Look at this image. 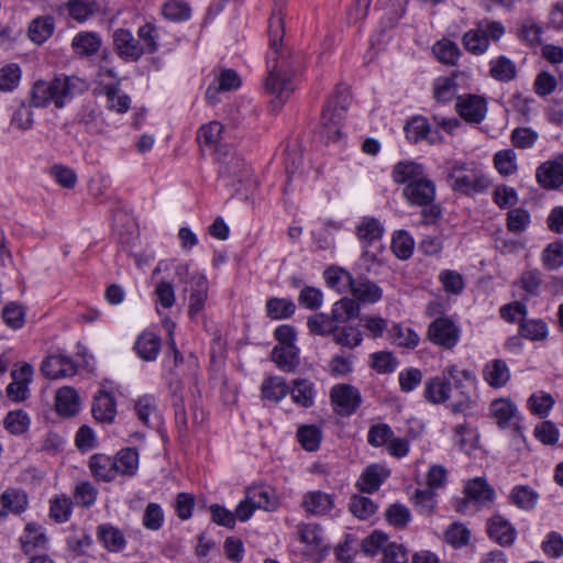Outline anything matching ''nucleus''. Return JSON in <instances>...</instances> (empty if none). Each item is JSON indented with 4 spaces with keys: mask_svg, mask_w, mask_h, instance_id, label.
Listing matches in <instances>:
<instances>
[{
    "mask_svg": "<svg viewBox=\"0 0 563 563\" xmlns=\"http://www.w3.org/2000/svg\"><path fill=\"white\" fill-rule=\"evenodd\" d=\"M285 35L284 14L280 9L274 11L268 21L271 55L268 57V75L265 79V91L284 103L297 89V81L302 69V58L282 47Z\"/></svg>",
    "mask_w": 563,
    "mask_h": 563,
    "instance_id": "obj_1",
    "label": "nucleus"
},
{
    "mask_svg": "<svg viewBox=\"0 0 563 563\" xmlns=\"http://www.w3.org/2000/svg\"><path fill=\"white\" fill-rule=\"evenodd\" d=\"M87 89L86 82L76 76L60 75L52 80H37L34 82L30 102L35 108H46L54 104L62 109L77 95Z\"/></svg>",
    "mask_w": 563,
    "mask_h": 563,
    "instance_id": "obj_2",
    "label": "nucleus"
},
{
    "mask_svg": "<svg viewBox=\"0 0 563 563\" xmlns=\"http://www.w3.org/2000/svg\"><path fill=\"white\" fill-rule=\"evenodd\" d=\"M448 177L452 181L451 187L454 191L466 195L484 192L490 186L488 177L474 163L455 162Z\"/></svg>",
    "mask_w": 563,
    "mask_h": 563,
    "instance_id": "obj_3",
    "label": "nucleus"
},
{
    "mask_svg": "<svg viewBox=\"0 0 563 563\" xmlns=\"http://www.w3.org/2000/svg\"><path fill=\"white\" fill-rule=\"evenodd\" d=\"M505 33L506 27L501 22L483 19L463 35V46L473 55H483L490 42H498Z\"/></svg>",
    "mask_w": 563,
    "mask_h": 563,
    "instance_id": "obj_4",
    "label": "nucleus"
},
{
    "mask_svg": "<svg viewBox=\"0 0 563 563\" xmlns=\"http://www.w3.org/2000/svg\"><path fill=\"white\" fill-rule=\"evenodd\" d=\"M350 103V96L345 86H338L321 113V125L329 141H338L341 137V125L345 119V112Z\"/></svg>",
    "mask_w": 563,
    "mask_h": 563,
    "instance_id": "obj_5",
    "label": "nucleus"
},
{
    "mask_svg": "<svg viewBox=\"0 0 563 563\" xmlns=\"http://www.w3.org/2000/svg\"><path fill=\"white\" fill-rule=\"evenodd\" d=\"M217 161L220 165L219 175L221 179L227 181V185H235L247 180L251 176V170L245 165L244 159L232 152L227 146H220L217 148Z\"/></svg>",
    "mask_w": 563,
    "mask_h": 563,
    "instance_id": "obj_6",
    "label": "nucleus"
},
{
    "mask_svg": "<svg viewBox=\"0 0 563 563\" xmlns=\"http://www.w3.org/2000/svg\"><path fill=\"white\" fill-rule=\"evenodd\" d=\"M461 329L450 318L440 317L433 320L427 331V339L445 350H452L460 341Z\"/></svg>",
    "mask_w": 563,
    "mask_h": 563,
    "instance_id": "obj_7",
    "label": "nucleus"
},
{
    "mask_svg": "<svg viewBox=\"0 0 563 563\" xmlns=\"http://www.w3.org/2000/svg\"><path fill=\"white\" fill-rule=\"evenodd\" d=\"M330 400L333 410L342 416H352L362 404L360 390L349 384H336L330 389Z\"/></svg>",
    "mask_w": 563,
    "mask_h": 563,
    "instance_id": "obj_8",
    "label": "nucleus"
},
{
    "mask_svg": "<svg viewBox=\"0 0 563 563\" xmlns=\"http://www.w3.org/2000/svg\"><path fill=\"white\" fill-rule=\"evenodd\" d=\"M208 290L207 277L198 272L192 273L188 280V287L185 288V291H189L188 316L191 320H197L203 311L208 299Z\"/></svg>",
    "mask_w": 563,
    "mask_h": 563,
    "instance_id": "obj_9",
    "label": "nucleus"
},
{
    "mask_svg": "<svg viewBox=\"0 0 563 563\" xmlns=\"http://www.w3.org/2000/svg\"><path fill=\"white\" fill-rule=\"evenodd\" d=\"M34 369L29 363H23L19 368L12 369V382L7 386L5 393L12 401H23L30 395L29 385L33 379Z\"/></svg>",
    "mask_w": 563,
    "mask_h": 563,
    "instance_id": "obj_10",
    "label": "nucleus"
},
{
    "mask_svg": "<svg viewBox=\"0 0 563 563\" xmlns=\"http://www.w3.org/2000/svg\"><path fill=\"white\" fill-rule=\"evenodd\" d=\"M113 47L120 58L125 62H136L143 55L141 42L125 29H118L113 32Z\"/></svg>",
    "mask_w": 563,
    "mask_h": 563,
    "instance_id": "obj_11",
    "label": "nucleus"
},
{
    "mask_svg": "<svg viewBox=\"0 0 563 563\" xmlns=\"http://www.w3.org/2000/svg\"><path fill=\"white\" fill-rule=\"evenodd\" d=\"M489 412L501 429L519 430L520 416L517 406L508 398H498L490 402Z\"/></svg>",
    "mask_w": 563,
    "mask_h": 563,
    "instance_id": "obj_12",
    "label": "nucleus"
},
{
    "mask_svg": "<svg viewBox=\"0 0 563 563\" xmlns=\"http://www.w3.org/2000/svg\"><path fill=\"white\" fill-rule=\"evenodd\" d=\"M437 186L429 177L402 189V196L410 206L427 207L435 199Z\"/></svg>",
    "mask_w": 563,
    "mask_h": 563,
    "instance_id": "obj_13",
    "label": "nucleus"
},
{
    "mask_svg": "<svg viewBox=\"0 0 563 563\" xmlns=\"http://www.w3.org/2000/svg\"><path fill=\"white\" fill-rule=\"evenodd\" d=\"M334 497L322 490H310L302 496L300 507L309 516L322 517L334 508Z\"/></svg>",
    "mask_w": 563,
    "mask_h": 563,
    "instance_id": "obj_14",
    "label": "nucleus"
},
{
    "mask_svg": "<svg viewBox=\"0 0 563 563\" xmlns=\"http://www.w3.org/2000/svg\"><path fill=\"white\" fill-rule=\"evenodd\" d=\"M41 372L49 379L71 377L77 373L75 362L65 355H51L41 365Z\"/></svg>",
    "mask_w": 563,
    "mask_h": 563,
    "instance_id": "obj_15",
    "label": "nucleus"
},
{
    "mask_svg": "<svg viewBox=\"0 0 563 563\" xmlns=\"http://www.w3.org/2000/svg\"><path fill=\"white\" fill-rule=\"evenodd\" d=\"M455 108L457 113L471 123H479L487 112L486 100L476 95L460 97Z\"/></svg>",
    "mask_w": 563,
    "mask_h": 563,
    "instance_id": "obj_16",
    "label": "nucleus"
},
{
    "mask_svg": "<svg viewBox=\"0 0 563 563\" xmlns=\"http://www.w3.org/2000/svg\"><path fill=\"white\" fill-rule=\"evenodd\" d=\"M299 540L306 545L307 551L312 554H322L328 550L322 528L317 523H300L297 527Z\"/></svg>",
    "mask_w": 563,
    "mask_h": 563,
    "instance_id": "obj_17",
    "label": "nucleus"
},
{
    "mask_svg": "<svg viewBox=\"0 0 563 563\" xmlns=\"http://www.w3.org/2000/svg\"><path fill=\"white\" fill-rule=\"evenodd\" d=\"M482 377L489 387L499 389L509 383L511 373L506 361L495 358L483 366Z\"/></svg>",
    "mask_w": 563,
    "mask_h": 563,
    "instance_id": "obj_18",
    "label": "nucleus"
},
{
    "mask_svg": "<svg viewBox=\"0 0 563 563\" xmlns=\"http://www.w3.org/2000/svg\"><path fill=\"white\" fill-rule=\"evenodd\" d=\"M241 86V78L233 69L225 68L219 71L213 82L206 90V98L210 103L218 102V93L236 90Z\"/></svg>",
    "mask_w": 563,
    "mask_h": 563,
    "instance_id": "obj_19",
    "label": "nucleus"
},
{
    "mask_svg": "<svg viewBox=\"0 0 563 563\" xmlns=\"http://www.w3.org/2000/svg\"><path fill=\"white\" fill-rule=\"evenodd\" d=\"M391 178L396 184L408 186L428 178L424 167L412 161L398 162L391 172Z\"/></svg>",
    "mask_w": 563,
    "mask_h": 563,
    "instance_id": "obj_20",
    "label": "nucleus"
},
{
    "mask_svg": "<svg viewBox=\"0 0 563 563\" xmlns=\"http://www.w3.org/2000/svg\"><path fill=\"white\" fill-rule=\"evenodd\" d=\"M466 498L457 504V511L464 512L468 500H474L477 504L490 503L494 499L495 492L482 477L470 481L465 487Z\"/></svg>",
    "mask_w": 563,
    "mask_h": 563,
    "instance_id": "obj_21",
    "label": "nucleus"
},
{
    "mask_svg": "<svg viewBox=\"0 0 563 563\" xmlns=\"http://www.w3.org/2000/svg\"><path fill=\"white\" fill-rule=\"evenodd\" d=\"M389 470L380 464L367 466L360 476L356 486L363 493H375L380 485L389 477Z\"/></svg>",
    "mask_w": 563,
    "mask_h": 563,
    "instance_id": "obj_22",
    "label": "nucleus"
},
{
    "mask_svg": "<svg viewBox=\"0 0 563 563\" xmlns=\"http://www.w3.org/2000/svg\"><path fill=\"white\" fill-rule=\"evenodd\" d=\"M19 541L22 551L26 554L33 553L36 550H44L48 543L44 528L33 522L25 526Z\"/></svg>",
    "mask_w": 563,
    "mask_h": 563,
    "instance_id": "obj_23",
    "label": "nucleus"
},
{
    "mask_svg": "<svg viewBox=\"0 0 563 563\" xmlns=\"http://www.w3.org/2000/svg\"><path fill=\"white\" fill-rule=\"evenodd\" d=\"M89 468L97 481L112 482L118 477V465L113 456L96 453L89 459Z\"/></svg>",
    "mask_w": 563,
    "mask_h": 563,
    "instance_id": "obj_24",
    "label": "nucleus"
},
{
    "mask_svg": "<svg viewBox=\"0 0 563 563\" xmlns=\"http://www.w3.org/2000/svg\"><path fill=\"white\" fill-rule=\"evenodd\" d=\"M291 400L299 407L311 408L314 405L317 389L313 382L308 378H295L289 386Z\"/></svg>",
    "mask_w": 563,
    "mask_h": 563,
    "instance_id": "obj_25",
    "label": "nucleus"
},
{
    "mask_svg": "<svg viewBox=\"0 0 563 563\" xmlns=\"http://www.w3.org/2000/svg\"><path fill=\"white\" fill-rule=\"evenodd\" d=\"M29 505L27 495L22 489L8 488L0 495V517L22 514Z\"/></svg>",
    "mask_w": 563,
    "mask_h": 563,
    "instance_id": "obj_26",
    "label": "nucleus"
},
{
    "mask_svg": "<svg viewBox=\"0 0 563 563\" xmlns=\"http://www.w3.org/2000/svg\"><path fill=\"white\" fill-rule=\"evenodd\" d=\"M91 412L96 420L112 423L117 415L114 397L107 391H99L93 398Z\"/></svg>",
    "mask_w": 563,
    "mask_h": 563,
    "instance_id": "obj_27",
    "label": "nucleus"
},
{
    "mask_svg": "<svg viewBox=\"0 0 563 563\" xmlns=\"http://www.w3.org/2000/svg\"><path fill=\"white\" fill-rule=\"evenodd\" d=\"M487 532L490 539L503 547L511 545L517 536L511 523L501 516H495L488 521Z\"/></svg>",
    "mask_w": 563,
    "mask_h": 563,
    "instance_id": "obj_28",
    "label": "nucleus"
},
{
    "mask_svg": "<svg viewBox=\"0 0 563 563\" xmlns=\"http://www.w3.org/2000/svg\"><path fill=\"white\" fill-rule=\"evenodd\" d=\"M350 291L358 301L365 303H375L383 296L382 288L366 277L354 278Z\"/></svg>",
    "mask_w": 563,
    "mask_h": 563,
    "instance_id": "obj_29",
    "label": "nucleus"
},
{
    "mask_svg": "<svg viewBox=\"0 0 563 563\" xmlns=\"http://www.w3.org/2000/svg\"><path fill=\"white\" fill-rule=\"evenodd\" d=\"M101 93L107 98V109L120 114L126 113L131 108V98L124 93L120 85L109 84L101 87Z\"/></svg>",
    "mask_w": 563,
    "mask_h": 563,
    "instance_id": "obj_30",
    "label": "nucleus"
},
{
    "mask_svg": "<svg viewBox=\"0 0 563 563\" xmlns=\"http://www.w3.org/2000/svg\"><path fill=\"white\" fill-rule=\"evenodd\" d=\"M289 394V385L280 376H268L261 385V397L263 400L279 402Z\"/></svg>",
    "mask_w": 563,
    "mask_h": 563,
    "instance_id": "obj_31",
    "label": "nucleus"
},
{
    "mask_svg": "<svg viewBox=\"0 0 563 563\" xmlns=\"http://www.w3.org/2000/svg\"><path fill=\"white\" fill-rule=\"evenodd\" d=\"M451 382L444 376H435L426 382L424 397L432 404H443L450 399Z\"/></svg>",
    "mask_w": 563,
    "mask_h": 563,
    "instance_id": "obj_32",
    "label": "nucleus"
},
{
    "mask_svg": "<svg viewBox=\"0 0 563 563\" xmlns=\"http://www.w3.org/2000/svg\"><path fill=\"white\" fill-rule=\"evenodd\" d=\"M537 180L544 188H559L563 185V164L545 162L537 169Z\"/></svg>",
    "mask_w": 563,
    "mask_h": 563,
    "instance_id": "obj_33",
    "label": "nucleus"
},
{
    "mask_svg": "<svg viewBox=\"0 0 563 563\" xmlns=\"http://www.w3.org/2000/svg\"><path fill=\"white\" fill-rule=\"evenodd\" d=\"M161 338L153 332H143L134 343L136 354L145 362L155 361L161 351Z\"/></svg>",
    "mask_w": 563,
    "mask_h": 563,
    "instance_id": "obj_34",
    "label": "nucleus"
},
{
    "mask_svg": "<svg viewBox=\"0 0 563 563\" xmlns=\"http://www.w3.org/2000/svg\"><path fill=\"white\" fill-rule=\"evenodd\" d=\"M55 406L59 415L71 417L79 411V396L73 387H62L55 396Z\"/></svg>",
    "mask_w": 563,
    "mask_h": 563,
    "instance_id": "obj_35",
    "label": "nucleus"
},
{
    "mask_svg": "<svg viewBox=\"0 0 563 563\" xmlns=\"http://www.w3.org/2000/svg\"><path fill=\"white\" fill-rule=\"evenodd\" d=\"M272 360L279 369L295 372L299 365L298 349L295 345H276L272 351Z\"/></svg>",
    "mask_w": 563,
    "mask_h": 563,
    "instance_id": "obj_36",
    "label": "nucleus"
},
{
    "mask_svg": "<svg viewBox=\"0 0 563 563\" xmlns=\"http://www.w3.org/2000/svg\"><path fill=\"white\" fill-rule=\"evenodd\" d=\"M542 26L532 18L527 16L518 22L517 36L526 45L536 47L541 44Z\"/></svg>",
    "mask_w": 563,
    "mask_h": 563,
    "instance_id": "obj_37",
    "label": "nucleus"
},
{
    "mask_svg": "<svg viewBox=\"0 0 563 563\" xmlns=\"http://www.w3.org/2000/svg\"><path fill=\"white\" fill-rule=\"evenodd\" d=\"M246 494L247 498L252 500L258 509L274 511L278 507V499L276 495L267 486H252L247 488Z\"/></svg>",
    "mask_w": 563,
    "mask_h": 563,
    "instance_id": "obj_38",
    "label": "nucleus"
},
{
    "mask_svg": "<svg viewBox=\"0 0 563 563\" xmlns=\"http://www.w3.org/2000/svg\"><path fill=\"white\" fill-rule=\"evenodd\" d=\"M97 534L103 547L111 552H120L125 548L126 541L123 532L111 525L99 526Z\"/></svg>",
    "mask_w": 563,
    "mask_h": 563,
    "instance_id": "obj_39",
    "label": "nucleus"
},
{
    "mask_svg": "<svg viewBox=\"0 0 563 563\" xmlns=\"http://www.w3.org/2000/svg\"><path fill=\"white\" fill-rule=\"evenodd\" d=\"M162 15L165 20L180 23L191 18V7L185 0H167L162 4Z\"/></svg>",
    "mask_w": 563,
    "mask_h": 563,
    "instance_id": "obj_40",
    "label": "nucleus"
},
{
    "mask_svg": "<svg viewBox=\"0 0 563 563\" xmlns=\"http://www.w3.org/2000/svg\"><path fill=\"white\" fill-rule=\"evenodd\" d=\"M135 413L145 426H154L158 422L156 400L151 395H143L135 400Z\"/></svg>",
    "mask_w": 563,
    "mask_h": 563,
    "instance_id": "obj_41",
    "label": "nucleus"
},
{
    "mask_svg": "<svg viewBox=\"0 0 563 563\" xmlns=\"http://www.w3.org/2000/svg\"><path fill=\"white\" fill-rule=\"evenodd\" d=\"M113 459L118 465V476H133L136 474L139 470V452L135 449H122Z\"/></svg>",
    "mask_w": 563,
    "mask_h": 563,
    "instance_id": "obj_42",
    "label": "nucleus"
},
{
    "mask_svg": "<svg viewBox=\"0 0 563 563\" xmlns=\"http://www.w3.org/2000/svg\"><path fill=\"white\" fill-rule=\"evenodd\" d=\"M71 46L78 55L91 56L99 51L101 38L92 32H80L73 38Z\"/></svg>",
    "mask_w": 563,
    "mask_h": 563,
    "instance_id": "obj_43",
    "label": "nucleus"
},
{
    "mask_svg": "<svg viewBox=\"0 0 563 563\" xmlns=\"http://www.w3.org/2000/svg\"><path fill=\"white\" fill-rule=\"evenodd\" d=\"M66 8L69 16L78 22L87 21L100 10L96 0H68Z\"/></svg>",
    "mask_w": 563,
    "mask_h": 563,
    "instance_id": "obj_44",
    "label": "nucleus"
},
{
    "mask_svg": "<svg viewBox=\"0 0 563 563\" xmlns=\"http://www.w3.org/2000/svg\"><path fill=\"white\" fill-rule=\"evenodd\" d=\"M54 18L49 15L34 19L29 26V37L36 44L45 42L54 32Z\"/></svg>",
    "mask_w": 563,
    "mask_h": 563,
    "instance_id": "obj_45",
    "label": "nucleus"
},
{
    "mask_svg": "<svg viewBox=\"0 0 563 563\" xmlns=\"http://www.w3.org/2000/svg\"><path fill=\"white\" fill-rule=\"evenodd\" d=\"M358 313L360 306L357 301L346 297L338 300L331 310V317L336 325L338 323H345L356 318Z\"/></svg>",
    "mask_w": 563,
    "mask_h": 563,
    "instance_id": "obj_46",
    "label": "nucleus"
},
{
    "mask_svg": "<svg viewBox=\"0 0 563 563\" xmlns=\"http://www.w3.org/2000/svg\"><path fill=\"white\" fill-rule=\"evenodd\" d=\"M297 440L303 450L314 452L320 448L322 431L318 426L302 424L297 430Z\"/></svg>",
    "mask_w": 563,
    "mask_h": 563,
    "instance_id": "obj_47",
    "label": "nucleus"
},
{
    "mask_svg": "<svg viewBox=\"0 0 563 563\" xmlns=\"http://www.w3.org/2000/svg\"><path fill=\"white\" fill-rule=\"evenodd\" d=\"M389 334L393 342L400 347L415 349L420 342L419 334L402 323L394 324Z\"/></svg>",
    "mask_w": 563,
    "mask_h": 563,
    "instance_id": "obj_48",
    "label": "nucleus"
},
{
    "mask_svg": "<svg viewBox=\"0 0 563 563\" xmlns=\"http://www.w3.org/2000/svg\"><path fill=\"white\" fill-rule=\"evenodd\" d=\"M407 139L412 143H418L423 139H428L430 143H435L437 139L431 136L430 125L428 121L422 118L411 119L405 126Z\"/></svg>",
    "mask_w": 563,
    "mask_h": 563,
    "instance_id": "obj_49",
    "label": "nucleus"
},
{
    "mask_svg": "<svg viewBox=\"0 0 563 563\" xmlns=\"http://www.w3.org/2000/svg\"><path fill=\"white\" fill-rule=\"evenodd\" d=\"M222 133L223 125L218 121H212L200 126L197 132V140L202 145L214 147V152L217 153V148L223 146L220 144Z\"/></svg>",
    "mask_w": 563,
    "mask_h": 563,
    "instance_id": "obj_50",
    "label": "nucleus"
},
{
    "mask_svg": "<svg viewBox=\"0 0 563 563\" xmlns=\"http://www.w3.org/2000/svg\"><path fill=\"white\" fill-rule=\"evenodd\" d=\"M324 278L329 287L339 292L350 290L354 277L352 274L343 268L331 267L324 272Z\"/></svg>",
    "mask_w": 563,
    "mask_h": 563,
    "instance_id": "obj_51",
    "label": "nucleus"
},
{
    "mask_svg": "<svg viewBox=\"0 0 563 563\" xmlns=\"http://www.w3.org/2000/svg\"><path fill=\"white\" fill-rule=\"evenodd\" d=\"M432 52L439 62L446 65H455L461 55L457 45L446 38L438 41L433 45Z\"/></svg>",
    "mask_w": 563,
    "mask_h": 563,
    "instance_id": "obj_52",
    "label": "nucleus"
},
{
    "mask_svg": "<svg viewBox=\"0 0 563 563\" xmlns=\"http://www.w3.org/2000/svg\"><path fill=\"white\" fill-rule=\"evenodd\" d=\"M541 263L548 271H555L563 266V242L549 243L541 254Z\"/></svg>",
    "mask_w": 563,
    "mask_h": 563,
    "instance_id": "obj_53",
    "label": "nucleus"
},
{
    "mask_svg": "<svg viewBox=\"0 0 563 563\" xmlns=\"http://www.w3.org/2000/svg\"><path fill=\"white\" fill-rule=\"evenodd\" d=\"M266 311L271 319H287L295 313L296 306L287 298H271L266 302Z\"/></svg>",
    "mask_w": 563,
    "mask_h": 563,
    "instance_id": "obj_54",
    "label": "nucleus"
},
{
    "mask_svg": "<svg viewBox=\"0 0 563 563\" xmlns=\"http://www.w3.org/2000/svg\"><path fill=\"white\" fill-rule=\"evenodd\" d=\"M519 334L531 341H542L548 335V325L542 320L525 318L520 322Z\"/></svg>",
    "mask_w": 563,
    "mask_h": 563,
    "instance_id": "obj_55",
    "label": "nucleus"
},
{
    "mask_svg": "<svg viewBox=\"0 0 563 563\" xmlns=\"http://www.w3.org/2000/svg\"><path fill=\"white\" fill-rule=\"evenodd\" d=\"M384 228L375 218H363L357 225V236L365 243H373L382 238Z\"/></svg>",
    "mask_w": 563,
    "mask_h": 563,
    "instance_id": "obj_56",
    "label": "nucleus"
},
{
    "mask_svg": "<svg viewBox=\"0 0 563 563\" xmlns=\"http://www.w3.org/2000/svg\"><path fill=\"white\" fill-rule=\"evenodd\" d=\"M530 222V213L523 208H515L507 213L506 227L512 234H520L525 232Z\"/></svg>",
    "mask_w": 563,
    "mask_h": 563,
    "instance_id": "obj_57",
    "label": "nucleus"
},
{
    "mask_svg": "<svg viewBox=\"0 0 563 563\" xmlns=\"http://www.w3.org/2000/svg\"><path fill=\"white\" fill-rule=\"evenodd\" d=\"M307 325L312 334L327 336L333 334L336 324L331 316L325 313H316L308 318Z\"/></svg>",
    "mask_w": 563,
    "mask_h": 563,
    "instance_id": "obj_58",
    "label": "nucleus"
},
{
    "mask_svg": "<svg viewBox=\"0 0 563 563\" xmlns=\"http://www.w3.org/2000/svg\"><path fill=\"white\" fill-rule=\"evenodd\" d=\"M517 285L527 294L529 297H536L539 295L540 287L542 285V273L537 269H527L521 273Z\"/></svg>",
    "mask_w": 563,
    "mask_h": 563,
    "instance_id": "obj_59",
    "label": "nucleus"
},
{
    "mask_svg": "<svg viewBox=\"0 0 563 563\" xmlns=\"http://www.w3.org/2000/svg\"><path fill=\"white\" fill-rule=\"evenodd\" d=\"M333 341L349 349H354L358 346L363 341L362 332L354 327H338L333 332Z\"/></svg>",
    "mask_w": 563,
    "mask_h": 563,
    "instance_id": "obj_60",
    "label": "nucleus"
},
{
    "mask_svg": "<svg viewBox=\"0 0 563 563\" xmlns=\"http://www.w3.org/2000/svg\"><path fill=\"white\" fill-rule=\"evenodd\" d=\"M30 417L23 410H13L7 413L4 418L5 429L14 435L25 433L30 428Z\"/></svg>",
    "mask_w": 563,
    "mask_h": 563,
    "instance_id": "obj_61",
    "label": "nucleus"
},
{
    "mask_svg": "<svg viewBox=\"0 0 563 563\" xmlns=\"http://www.w3.org/2000/svg\"><path fill=\"white\" fill-rule=\"evenodd\" d=\"M412 504L421 515L431 516L437 507L435 494L432 489H417L411 497Z\"/></svg>",
    "mask_w": 563,
    "mask_h": 563,
    "instance_id": "obj_62",
    "label": "nucleus"
},
{
    "mask_svg": "<svg viewBox=\"0 0 563 563\" xmlns=\"http://www.w3.org/2000/svg\"><path fill=\"white\" fill-rule=\"evenodd\" d=\"M512 503L525 510H530L538 503V494L528 486H516L510 494Z\"/></svg>",
    "mask_w": 563,
    "mask_h": 563,
    "instance_id": "obj_63",
    "label": "nucleus"
},
{
    "mask_svg": "<svg viewBox=\"0 0 563 563\" xmlns=\"http://www.w3.org/2000/svg\"><path fill=\"white\" fill-rule=\"evenodd\" d=\"M554 404V398L544 391L532 394L528 399V407L530 411L541 418L548 416Z\"/></svg>",
    "mask_w": 563,
    "mask_h": 563,
    "instance_id": "obj_64",
    "label": "nucleus"
}]
</instances>
